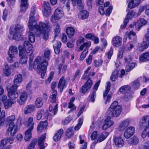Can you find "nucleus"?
Masks as SVG:
<instances>
[{
  "mask_svg": "<svg viewBox=\"0 0 149 149\" xmlns=\"http://www.w3.org/2000/svg\"><path fill=\"white\" fill-rule=\"evenodd\" d=\"M114 142L116 145L118 147H122L124 144V141L122 138L117 136L114 139Z\"/></svg>",
  "mask_w": 149,
  "mask_h": 149,
  "instance_id": "nucleus-21",
  "label": "nucleus"
},
{
  "mask_svg": "<svg viewBox=\"0 0 149 149\" xmlns=\"http://www.w3.org/2000/svg\"><path fill=\"white\" fill-rule=\"evenodd\" d=\"M69 148V149H75V145L74 143L69 141L68 143Z\"/></svg>",
  "mask_w": 149,
  "mask_h": 149,
  "instance_id": "nucleus-64",
  "label": "nucleus"
},
{
  "mask_svg": "<svg viewBox=\"0 0 149 149\" xmlns=\"http://www.w3.org/2000/svg\"><path fill=\"white\" fill-rule=\"evenodd\" d=\"M43 113V110L41 109H40L37 111L36 115V117L37 120H40Z\"/></svg>",
  "mask_w": 149,
  "mask_h": 149,
  "instance_id": "nucleus-54",
  "label": "nucleus"
},
{
  "mask_svg": "<svg viewBox=\"0 0 149 149\" xmlns=\"http://www.w3.org/2000/svg\"><path fill=\"white\" fill-rule=\"evenodd\" d=\"M15 116L14 115H11L8 117L6 118V120L8 122H13L15 119Z\"/></svg>",
  "mask_w": 149,
  "mask_h": 149,
  "instance_id": "nucleus-62",
  "label": "nucleus"
},
{
  "mask_svg": "<svg viewBox=\"0 0 149 149\" xmlns=\"http://www.w3.org/2000/svg\"><path fill=\"white\" fill-rule=\"evenodd\" d=\"M22 80V78L21 74H19L15 75L14 80V85L11 83H8L6 87L9 89H17L18 87V84L21 83Z\"/></svg>",
  "mask_w": 149,
  "mask_h": 149,
  "instance_id": "nucleus-7",
  "label": "nucleus"
},
{
  "mask_svg": "<svg viewBox=\"0 0 149 149\" xmlns=\"http://www.w3.org/2000/svg\"><path fill=\"white\" fill-rule=\"evenodd\" d=\"M88 52L86 50H84L80 56V60L81 61L83 60L86 57V54Z\"/></svg>",
  "mask_w": 149,
  "mask_h": 149,
  "instance_id": "nucleus-60",
  "label": "nucleus"
},
{
  "mask_svg": "<svg viewBox=\"0 0 149 149\" xmlns=\"http://www.w3.org/2000/svg\"><path fill=\"white\" fill-rule=\"evenodd\" d=\"M58 105L56 104L54 107L53 109L52 106L51 105H49V110L50 111L52 112V113L54 114V115H56L58 111Z\"/></svg>",
  "mask_w": 149,
  "mask_h": 149,
  "instance_id": "nucleus-47",
  "label": "nucleus"
},
{
  "mask_svg": "<svg viewBox=\"0 0 149 149\" xmlns=\"http://www.w3.org/2000/svg\"><path fill=\"white\" fill-rule=\"evenodd\" d=\"M36 107L33 105L30 104L27 106L24 109V113L25 114L31 113L35 110Z\"/></svg>",
  "mask_w": 149,
  "mask_h": 149,
  "instance_id": "nucleus-25",
  "label": "nucleus"
},
{
  "mask_svg": "<svg viewBox=\"0 0 149 149\" xmlns=\"http://www.w3.org/2000/svg\"><path fill=\"white\" fill-rule=\"evenodd\" d=\"M91 43L90 41L88 42H85L80 46L78 51L79 52L80 51L82 50L85 47L84 50H86L88 52V49L91 46Z\"/></svg>",
  "mask_w": 149,
  "mask_h": 149,
  "instance_id": "nucleus-38",
  "label": "nucleus"
},
{
  "mask_svg": "<svg viewBox=\"0 0 149 149\" xmlns=\"http://www.w3.org/2000/svg\"><path fill=\"white\" fill-rule=\"evenodd\" d=\"M31 61L30 59L29 70H32L33 68L35 70L38 69L39 71L41 73V78L43 79L46 72L48 65L47 60L46 59L42 60L40 57H38L35 60L33 65L31 64Z\"/></svg>",
  "mask_w": 149,
  "mask_h": 149,
  "instance_id": "nucleus-3",
  "label": "nucleus"
},
{
  "mask_svg": "<svg viewBox=\"0 0 149 149\" xmlns=\"http://www.w3.org/2000/svg\"><path fill=\"white\" fill-rule=\"evenodd\" d=\"M139 142V139L137 136H134L129 141V143L132 145H136Z\"/></svg>",
  "mask_w": 149,
  "mask_h": 149,
  "instance_id": "nucleus-37",
  "label": "nucleus"
},
{
  "mask_svg": "<svg viewBox=\"0 0 149 149\" xmlns=\"http://www.w3.org/2000/svg\"><path fill=\"white\" fill-rule=\"evenodd\" d=\"M96 93L95 91H93L92 95L89 96V100L92 102H94L95 101V97L96 96Z\"/></svg>",
  "mask_w": 149,
  "mask_h": 149,
  "instance_id": "nucleus-57",
  "label": "nucleus"
},
{
  "mask_svg": "<svg viewBox=\"0 0 149 149\" xmlns=\"http://www.w3.org/2000/svg\"><path fill=\"white\" fill-rule=\"evenodd\" d=\"M107 86H106V89L103 93V97L104 100H106L105 104H107V103L110 102V100L111 99L112 96L110 94L107 95L110 89L111 84L109 82H107Z\"/></svg>",
  "mask_w": 149,
  "mask_h": 149,
  "instance_id": "nucleus-10",
  "label": "nucleus"
},
{
  "mask_svg": "<svg viewBox=\"0 0 149 149\" xmlns=\"http://www.w3.org/2000/svg\"><path fill=\"white\" fill-rule=\"evenodd\" d=\"M103 62V61L101 59L95 60L94 61L95 65L96 67H98L101 65Z\"/></svg>",
  "mask_w": 149,
  "mask_h": 149,
  "instance_id": "nucleus-58",
  "label": "nucleus"
},
{
  "mask_svg": "<svg viewBox=\"0 0 149 149\" xmlns=\"http://www.w3.org/2000/svg\"><path fill=\"white\" fill-rule=\"evenodd\" d=\"M37 141V140L36 139L33 140L29 145L28 149H33L35 147Z\"/></svg>",
  "mask_w": 149,
  "mask_h": 149,
  "instance_id": "nucleus-56",
  "label": "nucleus"
},
{
  "mask_svg": "<svg viewBox=\"0 0 149 149\" xmlns=\"http://www.w3.org/2000/svg\"><path fill=\"white\" fill-rule=\"evenodd\" d=\"M14 139L15 138L13 137L3 139L1 141L0 143V149H3L8 142L10 144L13 143Z\"/></svg>",
  "mask_w": 149,
  "mask_h": 149,
  "instance_id": "nucleus-13",
  "label": "nucleus"
},
{
  "mask_svg": "<svg viewBox=\"0 0 149 149\" xmlns=\"http://www.w3.org/2000/svg\"><path fill=\"white\" fill-rule=\"evenodd\" d=\"M24 28L23 24H17L13 30H11L9 37L10 39L18 40L21 36Z\"/></svg>",
  "mask_w": 149,
  "mask_h": 149,
  "instance_id": "nucleus-5",
  "label": "nucleus"
},
{
  "mask_svg": "<svg viewBox=\"0 0 149 149\" xmlns=\"http://www.w3.org/2000/svg\"><path fill=\"white\" fill-rule=\"evenodd\" d=\"M64 77H62L60 79L58 84V88L60 89V92L63 91V89L66 87L65 80H64Z\"/></svg>",
  "mask_w": 149,
  "mask_h": 149,
  "instance_id": "nucleus-24",
  "label": "nucleus"
},
{
  "mask_svg": "<svg viewBox=\"0 0 149 149\" xmlns=\"http://www.w3.org/2000/svg\"><path fill=\"white\" fill-rule=\"evenodd\" d=\"M50 51L48 49H45L44 54L45 57L49 60V56L50 55Z\"/></svg>",
  "mask_w": 149,
  "mask_h": 149,
  "instance_id": "nucleus-59",
  "label": "nucleus"
},
{
  "mask_svg": "<svg viewBox=\"0 0 149 149\" xmlns=\"http://www.w3.org/2000/svg\"><path fill=\"white\" fill-rule=\"evenodd\" d=\"M28 0H21L20 11L24 12L28 8Z\"/></svg>",
  "mask_w": 149,
  "mask_h": 149,
  "instance_id": "nucleus-32",
  "label": "nucleus"
},
{
  "mask_svg": "<svg viewBox=\"0 0 149 149\" xmlns=\"http://www.w3.org/2000/svg\"><path fill=\"white\" fill-rule=\"evenodd\" d=\"M131 89V87L129 85H125L122 86L119 89V91L120 92L122 93H124L127 92L128 91H129Z\"/></svg>",
  "mask_w": 149,
  "mask_h": 149,
  "instance_id": "nucleus-45",
  "label": "nucleus"
},
{
  "mask_svg": "<svg viewBox=\"0 0 149 149\" xmlns=\"http://www.w3.org/2000/svg\"><path fill=\"white\" fill-rule=\"evenodd\" d=\"M136 64L135 63L132 62L130 63L129 65H126V70L127 72H129L134 68Z\"/></svg>",
  "mask_w": 149,
  "mask_h": 149,
  "instance_id": "nucleus-50",
  "label": "nucleus"
},
{
  "mask_svg": "<svg viewBox=\"0 0 149 149\" xmlns=\"http://www.w3.org/2000/svg\"><path fill=\"white\" fill-rule=\"evenodd\" d=\"M46 133H44L42 135L38 140V145L40 147V149H44L45 147L44 146V140L46 137Z\"/></svg>",
  "mask_w": 149,
  "mask_h": 149,
  "instance_id": "nucleus-23",
  "label": "nucleus"
},
{
  "mask_svg": "<svg viewBox=\"0 0 149 149\" xmlns=\"http://www.w3.org/2000/svg\"><path fill=\"white\" fill-rule=\"evenodd\" d=\"M33 118L32 117H29L28 119L27 125L28 128L30 130H33L34 125V123L33 122Z\"/></svg>",
  "mask_w": 149,
  "mask_h": 149,
  "instance_id": "nucleus-43",
  "label": "nucleus"
},
{
  "mask_svg": "<svg viewBox=\"0 0 149 149\" xmlns=\"http://www.w3.org/2000/svg\"><path fill=\"white\" fill-rule=\"evenodd\" d=\"M144 40L149 41V27L147 29L146 33L144 37Z\"/></svg>",
  "mask_w": 149,
  "mask_h": 149,
  "instance_id": "nucleus-63",
  "label": "nucleus"
},
{
  "mask_svg": "<svg viewBox=\"0 0 149 149\" xmlns=\"http://www.w3.org/2000/svg\"><path fill=\"white\" fill-rule=\"evenodd\" d=\"M130 120L127 119L123 121L120 125L119 127L120 130L124 129L130 124Z\"/></svg>",
  "mask_w": 149,
  "mask_h": 149,
  "instance_id": "nucleus-35",
  "label": "nucleus"
},
{
  "mask_svg": "<svg viewBox=\"0 0 149 149\" xmlns=\"http://www.w3.org/2000/svg\"><path fill=\"white\" fill-rule=\"evenodd\" d=\"M18 49L19 51V55L21 58L19 62L22 64H26L27 62V56H31L33 53V47L31 44L27 41L24 42L23 47L21 45H19Z\"/></svg>",
  "mask_w": 149,
  "mask_h": 149,
  "instance_id": "nucleus-2",
  "label": "nucleus"
},
{
  "mask_svg": "<svg viewBox=\"0 0 149 149\" xmlns=\"http://www.w3.org/2000/svg\"><path fill=\"white\" fill-rule=\"evenodd\" d=\"M109 132H103L100 134H98L97 131H94L91 136V139L94 141L92 144L91 148L94 149L95 145L98 143H100L104 141L109 135Z\"/></svg>",
  "mask_w": 149,
  "mask_h": 149,
  "instance_id": "nucleus-4",
  "label": "nucleus"
},
{
  "mask_svg": "<svg viewBox=\"0 0 149 149\" xmlns=\"http://www.w3.org/2000/svg\"><path fill=\"white\" fill-rule=\"evenodd\" d=\"M53 43V47L54 49V52L56 54H58L60 52V48L61 46V43L59 41L54 40Z\"/></svg>",
  "mask_w": 149,
  "mask_h": 149,
  "instance_id": "nucleus-22",
  "label": "nucleus"
},
{
  "mask_svg": "<svg viewBox=\"0 0 149 149\" xmlns=\"http://www.w3.org/2000/svg\"><path fill=\"white\" fill-rule=\"evenodd\" d=\"M28 36L29 41L32 43L34 42L35 40V37L33 31H29Z\"/></svg>",
  "mask_w": 149,
  "mask_h": 149,
  "instance_id": "nucleus-48",
  "label": "nucleus"
},
{
  "mask_svg": "<svg viewBox=\"0 0 149 149\" xmlns=\"http://www.w3.org/2000/svg\"><path fill=\"white\" fill-rule=\"evenodd\" d=\"M34 15L35 12L33 11L31 13V14L29 21L28 27L29 31H33L34 29L39 32L38 35L39 37H42L44 40H47L49 36V33L51 30V28L48 23H45L42 22L39 23V25L37 24L35 20L34 16L32 15Z\"/></svg>",
  "mask_w": 149,
  "mask_h": 149,
  "instance_id": "nucleus-1",
  "label": "nucleus"
},
{
  "mask_svg": "<svg viewBox=\"0 0 149 149\" xmlns=\"http://www.w3.org/2000/svg\"><path fill=\"white\" fill-rule=\"evenodd\" d=\"M118 71L117 70H115L113 72L111 77V79L113 81H115L116 79L118 77Z\"/></svg>",
  "mask_w": 149,
  "mask_h": 149,
  "instance_id": "nucleus-51",
  "label": "nucleus"
},
{
  "mask_svg": "<svg viewBox=\"0 0 149 149\" xmlns=\"http://www.w3.org/2000/svg\"><path fill=\"white\" fill-rule=\"evenodd\" d=\"M52 94L49 98V101L52 103L56 102V95L57 93L56 91L52 92Z\"/></svg>",
  "mask_w": 149,
  "mask_h": 149,
  "instance_id": "nucleus-41",
  "label": "nucleus"
},
{
  "mask_svg": "<svg viewBox=\"0 0 149 149\" xmlns=\"http://www.w3.org/2000/svg\"><path fill=\"white\" fill-rule=\"evenodd\" d=\"M43 103L42 99L40 97H38L36 100L35 104L37 108H39L42 107Z\"/></svg>",
  "mask_w": 149,
  "mask_h": 149,
  "instance_id": "nucleus-42",
  "label": "nucleus"
},
{
  "mask_svg": "<svg viewBox=\"0 0 149 149\" xmlns=\"http://www.w3.org/2000/svg\"><path fill=\"white\" fill-rule=\"evenodd\" d=\"M113 9L112 6H110L107 9L106 11L105 14L107 16H109L110 14L111 13L112 10Z\"/></svg>",
  "mask_w": 149,
  "mask_h": 149,
  "instance_id": "nucleus-61",
  "label": "nucleus"
},
{
  "mask_svg": "<svg viewBox=\"0 0 149 149\" xmlns=\"http://www.w3.org/2000/svg\"><path fill=\"white\" fill-rule=\"evenodd\" d=\"M63 133V129H60L58 132L55 134L53 138L54 140L56 142L59 141L61 139V136Z\"/></svg>",
  "mask_w": 149,
  "mask_h": 149,
  "instance_id": "nucleus-33",
  "label": "nucleus"
},
{
  "mask_svg": "<svg viewBox=\"0 0 149 149\" xmlns=\"http://www.w3.org/2000/svg\"><path fill=\"white\" fill-rule=\"evenodd\" d=\"M13 71V69L10 67H9L7 64L5 65V68L3 70V73L7 77L9 76Z\"/></svg>",
  "mask_w": 149,
  "mask_h": 149,
  "instance_id": "nucleus-28",
  "label": "nucleus"
},
{
  "mask_svg": "<svg viewBox=\"0 0 149 149\" xmlns=\"http://www.w3.org/2000/svg\"><path fill=\"white\" fill-rule=\"evenodd\" d=\"M2 100L6 109H8L9 107H11L13 103V102L10 99H8L7 96L5 95H3Z\"/></svg>",
  "mask_w": 149,
  "mask_h": 149,
  "instance_id": "nucleus-14",
  "label": "nucleus"
},
{
  "mask_svg": "<svg viewBox=\"0 0 149 149\" xmlns=\"http://www.w3.org/2000/svg\"><path fill=\"white\" fill-rule=\"evenodd\" d=\"M114 124L113 121L111 120L110 119L107 118L104 120V123L102 127L103 130H105L113 125Z\"/></svg>",
  "mask_w": 149,
  "mask_h": 149,
  "instance_id": "nucleus-19",
  "label": "nucleus"
},
{
  "mask_svg": "<svg viewBox=\"0 0 149 149\" xmlns=\"http://www.w3.org/2000/svg\"><path fill=\"white\" fill-rule=\"evenodd\" d=\"M68 1H71L73 5L74 6L78 5L81 8H82L83 7V4L82 3V0H68Z\"/></svg>",
  "mask_w": 149,
  "mask_h": 149,
  "instance_id": "nucleus-46",
  "label": "nucleus"
},
{
  "mask_svg": "<svg viewBox=\"0 0 149 149\" xmlns=\"http://www.w3.org/2000/svg\"><path fill=\"white\" fill-rule=\"evenodd\" d=\"M135 132V128L134 127H129L125 131L124 133V136L126 138H129L134 134Z\"/></svg>",
  "mask_w": 149,
  "mask_h": 149,
  "instance_id": "nucleus-16",
  "label": "nucleus"
},
{
  "mask_svg": "<svg viewBox=\"0 0 149 149\" xmlns=\"http://www.w3.org/2000/svg\"><path fill=\"white\" fill-rule=\"evenodd\" d=\"M131 85L135 89H138L140 86L139 79H137L132 83Z\"/></svg>",
  "mask_w": 149,
  "mask_h": 149,
  "instance_id": "nucleus-49",
  "label": "nucleus"
},
{
  "mask_svg": "<svg viewBox=\"0 0 149 149\" xmlns=\"http://www.w3.org/2000/svg\"><path fill=\"white\" fill-rule=\"evenodd\" d=\"M122 38L118 36L112 39L113 44L116 47H119L122 43Z\"/></svg>",
  "mask_w": 149,
  "mask_h": 149,
  "instance_id": "nucleus-27",
  "label": "nucleus"
},
{
  "mask_svg": "<svg viewBox=\"0 0 149 149\" xmlns=\"http://www.w3.org/2000/svg\"><path fill=\"white\" fill-rule=\"evenodd\" d=\"M7 89L8 91V95L10 99L13 100L17 97L18 93L16 90L17 89H9L7 87Z\"/></svg>",
  "mask_w": 149,
  "mask_h": 149,
  "instance_id": "nucleus-15",
  "label": "nucleus"
},
{
  "mask_svg": "<svg viewBox=\"0 0 149 149\" xmlns=\"http://www.w3.org/2000/svg\"><path fill=\"white\" fill-rule=\"evenodd\" d=\"M63 15V12L62 9L58 8L56 10L54 15L51 16V20L52 22H56L61 18Z\"/></svg>",
  "mask_w": 149,
  "mask_h": 149,
  "instance_id": "nucleus-8",
  "label": "nucleus"
},
{
  "mask_svg": "<svg viewBox=\"0 0 149 149\" xmlns=\"http://www.w3.org/2000/svg\"><path fill=\"white\" fill-rule=\"evenodd\" d=\"M141 127L147 128L149 126V116H143L140 123Z\"/></svg>",
  "mask_w": 149,
  "mask_h": 149,
  "instance_id": "nucleus-17",
  "label": "nucleus"
},
{
  "mask_svg": "<svg viewBox=\"0 0 149 149\" xmlns=\"http://www.w3.org/2000/svg\"><path fill=\"white\" fill-rule=\"evenodd\" d=\"M83 120V118H80L79 119L78 121V124L76 126H75L74 127V129L75 130H78L80 128L81 125L82 124Z\"/></svg>",
  "mask_w": 149,
  "mask_h": 149,
  "instance_id": "nucleus-53",
  "label": "nucleus"
},
{
  "mask_svg": "<svg viewBox=\"0 0 149 149\" xmlns=\"http://www.w3.org/2000/svg\"><path fill=\"white\" fill-rule=\"evenodd\" d=\"M136 35V33L132 31H127L126 32L125 36H124V38L123 39V43L125 42H126V39L128 38L129 39H131L130 38V36L131 35H132L133 36H135Z\"/></svg>",
  "mask_w": 149,
  "mask_h": 149,
  "instance_id": "nucleus-40",
  "label": "nucleus"
},
{
  "mask_svg": "<svg viewBox=\"0 0 149 149\" xmlns=\"http://www.w3.org/2000/svg\"><path fill=\"white\" fill-rule=\"evenodd\" d=\"M54 31L55 33L54 38H55L58 35V34L59 33L60 31V26L58 24H57L55 25Z\"/></svg>",
  "mask_w": 149,
  "mask_h": 149,
  "instance_id": "nucleus-55",
  "label": "nucleus"
},
{
  "mask_svg": "<svg viewBox=\"0 0 149 149\" xmlns=\"http://www.w3.org/2000/svg\"><path fill=\"white\" fill-rule=\"evenodd\" d=\"M17 52L18 50L16 47L12 46L10 47L8 53V56L7 57L8 60L10 63L13 62L15 55L17 54Z\"/></svg>",
  "mask_w": 149,
  "mask_h": 149,
  "instance_id": "nucleus-9",
  "label": "nucleus"
},
{
  "mask_svg": "<svg viewBox=\"0 0 149 149\" xmlns=\"http://www.w3.org/2000/svg\"><path fill=\"white\" fill-rule=\"evenodd\" d=\"M65 134L69 138L72 136L74 134V132L72 130V128H69L66 131Z\"/></svg>",
  "mask_w": 149,
  "mask_h": 149,
  "instance_id": "nucleus-52",
  "label": "nucleus"
},
{
  "mask_svg": "<svg viewBox=\"0 0 149 149\" xmlns=\"http://www.w3.org/2000/svg\"><path fill=\"white\" fill-rule=\"evenodd\" d=\"M149 60V52H146L142 54L139 57V60L141 62H145Z\"/></svg>",
  "mask_w": 149,
  "mask_h": 149,
  "instance_id": "nucleus-29",
  "label": "nucleus"
},
{
  "mask_svg": "<svg viewBox=\"0 0 149 149\" xmlns=\"http://www.w3.org/2000/svg\"><path fill=\"white\" fill-rule=\"evenodd\" d=\"M66 32L68 37L71 38L73 36L75 33L74 29L71 27H68L66 29Z\"/></svg>",
  "mask_w": 149,
  "mask_h": 149,
  "instance_id": "nucleus-36",
  "label": "nucleus"
},
{
  "mask_svg": "<svg viewBox=\"0 0 149 149\" xmlns=\"http://www.w3.org/2000/svg\"><path fill=\"white\" fill-rule=\"evenodd\" d=\"M92 85V80L89 78L82 87L81 89V93L84 94L89 90Z\"/></svg>",
  "mask_w": 149,
  "mask_h": 149,
  "instance_id": "nucleus-18",
  "label": "nucleus"
},
{
  "mask_svg": "<svg viewBox=\"0 0 149 149\" xmlns=\"http://www.w3.org/2000/svg\"><path fill=\"white\" fill-rule=\"evenodd\" d=\"M88 12L86 10H83L78 15V17L82 19H85L88 18Z\"/></svg>",
  "mask_w": 149,
  "mask_h": 149,
  "instance_id": "nucleus-39",
  "label": "nucleus"
},
{
  "mask_svg": "<svg viewBox=\"0 0 149 149\" xmlns=\"http://www.w3.org/2000/svg\"><path fill=\"white\" fill-rule=\"evenodd\" d=\"M149 46V41L144 40L143 42L139 47V50L143 52Z\"/></svg>",
  "mask_w": 149,
  "mask_h": 149,
  "instance_id": "nucleus-30",
  "label": "nucleus"
},
{
  "mask_svg": "<svg viewBox=\"0 0 149 149\" xmlns=\"http://www.w3.org/2000/svg\"><path fill=\"white\" fill-rule=\"evenodd\" d=\"M109 111L110 112L109 113V116H113L114 117H117L121 113V107L118 105L117 101H115L113 102L109 108Z\"/></svg>",
  "mask_w": 149,
  "mask_h": 149,
  "instance_id": "nucleus-6",
  "label": "nucleus"
},
{
  "mask_svg": "<svg viewBox=\"0 0 149 149\" xmlns=\"http://www.w3.org/2000/svg\"><path fill=\"white\" fill-rule=\"evenodd\" d=\"M85 37L87 39H91L94 41V43L95 44H97L99 42L98 38L96 36H94L91 33L86 34L85 36Z\"/></svg>",
  "mask_w": 149,
  "mask_h": 149,
  "instance_id": "nucleus-34",
  "label": "nucleus"
},
{
  "mask_svg": "<svg viewBox=\"0 0 149 149\" xmlns=\"http://www.w3.org/2000/svg\"><path fill=\"white\" fill-rule=\"evenodd\" d=\"M47 123L46 121L40 122L38 124L37 127V130L38 131L45 130L46 129Z\"/></svg>",
  "mask_w": 149,
  "mask_h": 149,
  "instance_id": "nucleus-31",
  "label": "nucleus"
},
{
  "mask_svg": "<svg viewBox=\"0 0 149 149\" xmlns=\"http://www.w3.org/2000/svg\"><path fill=\"white\" fill-rule=\"evenodd\" d=\"M27 97V93L24 91H21L19 95L20 100L19 101V103L21 104H22L26 100Z\"/></svg>",
  "mask_w": 149,
  "mask_h": 149,
  "instance_id": "nucleus-26",
  "label": "nucleus"
},
{
  "mask_svg": "<svg viewBox=\"0 0 149 149\" xmlns=\"http://www.w3.org/2000/svg\"><path fill=\"white\" fill-rule=\"evenodd\" d=\"M43 7L42 12L44 16L47 17L51 14V8L49 3L48 1H44Z\"/></svg>",
  "mask_w": 149,
  "mask_h": 149,
  "instance_id": "nucleus-11",
  "label": "nucleus"
},
{
  "mask_svg": "<svg viewBox=\"0 0 149 149\" xmlns=\"http://www.w3.org/2000/svg\"><path fill=\"white\" fill-rule=\"evenodd\" d=\"M147 21L144 19L141 18L138 20L135 23V28L139 31L141 27L146 24Z\"/></svg>",
  "mask_w": 149,
  "mask_h": 149,
  "instance_id": "nucleus-20",
  "label": "nucleus"
},
{
  "mask_svg": "<svg viewBox=\"0 0 149 149\" xmlns=\"http://www.w3.org/2000/svg\"><path fill=\"white\" fill-rule=\"evenodd\" d=\"M33 130H31L28 128L25 132L24 139L26 141H28L31 136V131Z\"/></svg>",
  "mask_w": 149,
  "mask_h": 149,
  "instance_id": "nucleus-44",
  "label": "nucleus"
},
{
  "mask_svg": "<svg viewBox=\"0 0 149 149\" xmlns=\"http://www.w3.org/2000/svg\"><path fill=\"white\" fill-rule=\"evenodd\" d=\"M18 130L17 126L15 125L14 122L10 123L8 125L7 130V132H10L11 136H13Z\"/></svg>",
  "mask_w": 149,
  "mask_h": 149,
  "instance_id": "nucleus-12",
  "label": "nucleus"
}]
</instances>
